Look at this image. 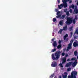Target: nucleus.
I'll list each match as a JSON object with an SVG mask.
<instances>
[{"label":"nucleus","mask_w":78,"mask_h":78,"mask_svg":"<svg viewBox=\"0 0 78 78\" xmlns=\"http://www.w3.org/2000/svg\"><path fill=\"white\" fill-rule=\"evenodd\" d=\"M61 55V51H57L55 54V56L53 54H52L51 55L52 58L53 60H58L59 58V57H60V56Z\"/></svg>","instance_id":"f257e3e1"},{"label":"nucleus","mask_w":78,"mask_h":78,"mask_svg":"<svg viewBox=\"0 0 78 78\" xmlns=\"http://www.w3.org/2000/svg\"><path fill=\"white\" fill-rule=\"evenodd\" d=\"M66 19L67 20V21H66L65 22V23L66 25H69V24H71L73 22V24H75L76 21L75 19H73H73L72 18L70 17H69L68 16H67L66 18Z\"/></svg>","instance_id":"f03ea898"},{"label":"nucleus","mask_w":78,"mask_h":78,"mask_svg":"<svg viewBox=\"0 0 78 78\" xmlns=\"http://www.w3.org/2000/svg\"><path fill=\"white\" fill-rule=\"evenodd\" d=\"M78 74V72L76 71L72 72L71 76H68V78H76V76Z\"/></svg>","instance_id":"7ed1b4c3"},{"label":"nucleus","mask_w":78,"mask_h":78,"mask_svg":"<svg viewBox=\"0 0 78 78\" xmlns=\"http://www.w3.org/2000/svg\"><path fill=\"white\" fill-rule=\"evenodd\" d=\"M73 40H71L70 41V43L68 44V45L67 48L66 50V51H69V50L72 49V44H73Z\"/></svg>","instance_id":"20e7f679"},{"label":"nucleus","mask_w":78,"mask_h":78,"mask_svg":"<svg viewBox=\"0 0 78 78\" xmlns=\"http://www.w3.org/2000/svg\"><path fill=\"white\" fill-rule=\"evenodd\" d=\"M62 2H63V5L64 8H66L67 7V0H63L62 1Z\"/></svg>","instance_id":"39448f33"},{"label":"nucleus","mask_w":78,"mask_h":78,"mask_svg":"<svg viewBox=\"0 0 78 78\" xmlns=\"http://www.w3.org/2000/svg\"><path fill=\"white\" fill-rule=\"evenodd\" d=\"M73 45L74 47H78V41L77 40H76L75 42H74Z\"/></svg>","instance_id":"423d86ee"},{"label":"nucleus","mask_w":78,"mask_h":78,"mask_svg":"<svg viewBox=\"0 0 78 78\" xmlns=\"http://www.w3.org/2000/svg\"><path fill=\"white\" fill-rule=\"evenodd\" d=\"M51 67H55L57 66V63L55 62H53L51 64Z\"/></svg>","instance_id":"0eeeda50"},{"label":"nucleus","mask_w":78,"mask_h":78,"mask_svg":"<svg viewBox=\"0 0 78 78\" xmlns=\"http://www.w3.org/2000/svg\"><path fill=\"white\" fill-rule=\"evenodd\" d=\"M72 62H69L68 63H67L66 65L65 66V67H70L71 65H72Z\"/></svg>","instance_id":"6e6552de"},{"label":"nucleus","mask_w":78,"mask_h":78,"mask_svg":"<svg viewBox=\"0 0 78 78\" xmlns=\"http://www.w3.org/2000/svg\"><path fill=\"white\" fill-rule=\"evenodd\" d=\"M66 57H64L62 59V64H64L65 62H66Z\"/></svg>","instance_id":"1a4fd4ad"},{"label":"nucleus","mask_w":78,"mask_h":78,"mask_svg":"<svg viewBox=\"0 0 78 78\" xmlns=\"http://www.w3.org/2000/svg\"><path fill=\"white\" fill-rule=\"evenodd\" d=\"M52 45H53L54 48H56L57 46V43H56V41H54L53 43L52 44Z\"/></svg>","instance_id":"9d476101"},{"label":"nucleus","mask_w":78,"mask_h":78,"mask_svg":"<svg viewBox=\"0 0 78 78\" xmlns=\"http://www.w3.org/2000/svg\"><path fill=\"white\" fill-rule=\"evenodd\" d=\"M76 62H74L72 64L73 67H75V66H76V65L77 64V63H78L77 60H76Z\"/></svg>","instance_id":"9b49d317"},{"label":"nucleus","mask_w":78,"mask_h":78,"mask_svg":"<svg viewBox=\"0 0 78 78\" xmlns=\"http://www.w3.org/2000/svg\"><path fill=\"white\" fill-rule=\"evenodd\" d=\"M64 74H65V75L62 76L63 78H67V76L68 75L67 73L65 72L64 73Z\"/></svg>","instance_id":"f8f14e48"},{"label":"nucleus","mask_w":78,"mask_h":78,"mask_svg":"<svg viewBox=\"0 0 78 78\" xmlns=\"http://www.w3.org/2000/svg\"><path fill=\"white\" fill-rule=\"evenodd\" d=\"M67 28V25H66L65 26H64L63 27V30L64 31H66Z\"/></svg>","instance_id":"ddd939ff"},{"label":"nucleus","mask_w":78,"mask_h":78,"mask_svg":"<svg viewBox=\"0 0 78 78\" xmlns=\"http://www.w3.org/2000/svg\"><path fill=\"white\" fill-rule=\"evenodd\" d=\"M63 20H62L61 21H60L59 23V24L61 25H63Z\"/></svg>","instance_id":"4468645a"},{"label":"nucleus","mask_w":78,"mask_h":78,"mask_svg":"<svg viewBox=\"0 0 78 78\" xmlns=\"http://www.w3.org/2000/svg\"><path fill=\"white\" fill-rule=\"evenodd\" d=\"M74 55L75 56H76L78 55V51H75L74 52Z\"/></svg>","instance_id":"2eb2a0df"},{"label":"nucleus","mask_w":78,"mask_h":78,"mask_svg":"<svg viewBox=\"0 0 78 78\" xmlns=\"http://www.w3.org/2000/svg\"><path fill=\"white\" fill-rule=\"evenodd\" d=\"M68 37V34H66L65 36L64 37V40L65 41L66 40V38L67 37Z\"/></svg>","instance_id":"dca6fc26"},{"label":"nucleus","mask_w":78,"mask_h":78,"mask_svg":"<svg viewBox=\"0 0 78 78\" xmlns=\"http://www.w3.org/2000/svg\"><path fill=\"white\" fill-rule=\"evenodd\" d=\"M62 47V45L61 44H59V45L57 46L58 49H59V48H61Z\"/></svg>","instance_id":"f3484780"},{"label":"nucleus","mask_w":78,"mask_h":78,"mask_svg":"<svg viewBox=\"0 0 78 78\" xmlns=\"http://www.w3.org/2000/svg\"><path fill=\"white\" fill-rule=\"evenodd\" d=\"M74 11H75V12L76 14H78V9H76V8H75Z\"/></svg>","instance_id":"a211bd4d"},{"label":"nucleus","mask_w":78,"mask_h":78,"mask_svg":"<svg viewBox=\"0 0 78 78\" xmlns=\"http://www.w3.org/2000/svg\"><path fill=\"white\" fill-rule=\"evenodd\" d=\"M63 31V29H61L60 30H59V31L58 32V33H60V34H62V31Z\"/></svg>","instance_id":"6ab92c4d"},{"label":"nucleus","mask_w":78,"mask_h":78,"mask_svg":"<svg viewBox=\"0 0 78 78\" xmlns=\"http://www.w3.org/2000/svg\"><path fill=\"white\" fill-rule=\"evenodd\" d=\"M61 17V14H59L58 16H56V18H59L60 17Z\"/></svg>","instance_id":"aec40b11"},{"label":"nucleus","mask_w":78,"mask_h":78,"mask_svg":"<svg viewBox=\"0 0 78 78\" xmlns=\"http://www.w3.org/2000/svg\"><path fill=\"white\" fill-rule=\"evenodd\" d=\"M55 76V74H54V73H53V74L51 75V76H50V78H52L53 77V76Z\"/></svg>","instance_id":"412c9836"},{"label":"nucleus","mask_w":78,"mask_h":78,"mask_svg":"<svg viewBox=\"0 0 78 78\" xmlns=\"http://www.w3.org/2000/svg\"><path fill=\"white\" fill-rule=\"evenodd\" d=\"M74 19H75V20H78V16H77V15H76L75 16V17Z\"/></svg>","instance_id":"4be33fe9"},{"label":"nucleus","mask_w":78,"mask_h":78,"mask_svg":"<svg viewBox=\"0 0 78 78\" xmlns=\"http://www.w3.org/2000/svg\"><path fill=\"white\" fill-rule=\"evenodd\" d=\"M72 29H73V26H72L69 27V31H70L72 30Z\"/></svg>","instance_id":"5701e85b"},{"label":"nucleus","mask_w":78,"mask_h":78,"mask_svg":"<svg viewBox=\"0 0 78 78\" xmlns=\"http://www.w3.org/2000/svg\"><path fill=\"white\" fill-rule=\"evenodd\" d=\"M70 37H72V35H73V32H70Z\"/></svg>","instance_id":"b1692460"},{"label":"nucleus","mask_w":78,"mask_h":78,"mask_svg":"<svg viewBox=\"0 0 78 78\" xmlns=\"http://www.w3.org/2000/svg\"><path fill=\"white\" fill-rule=\"evenodd\" d=\"M71 70V68H68L67 69V72H69V71H70Z\"/></svg>","instance_id":"393cba45"},{"label":"nucleus","mask_w":78,"mask_h":78,"mask_svg":"<svg viewBox=\"0 0 78 78\" xmlns=\"http://www.w3.org/2000/svg\"><path fill=\"white\" fill-rule=\"evenodd\" d=\"M71 7H72V9H74V8H75V5L72 4L71 5Z\"/></svg>","instance_id":"a878e982"},{"label":"nucleus","mask_w":78,"mask_h":78,"mask_svg":"<svg viewBox=\"0 0 78 78\" xmlns=\"http://www.w3.org/2000/svg\"><path fill=\"white\" fill-rule=\"evenodd\" d=\"M56 21V18H54L53 19V22H55Z\"/></svg>","instance_id":"bb28decb"},{"label":"nucleus","mask_w":78,"mask_h":78,"mask_svg":"<svg viewBox=\"0 0 78 78\" xmlns=\"http://www.w3.org/2000/svg\"><path fill=\"white\" fill-rule=\"evenodd\" d=\"M56 48H54L52 50V51L53 52H54L55 51H56Z\"/></svg>","instance_id":"cd10ccee"},{"label":"nucleus","mask_w":78,"mask_h":78,"mask_svg":"<svg viewBox=\"0 0 78 78\" xmlns=\"http://www.w3.org/2000/svg\"><path fill=\"white\" fill-rule=\"evenodd\" d=\"M59 66L61 67H63V66H62V63H60L59 64Z\"/></svg>","instance_id":"c85d7f7f"},{"label":"nucleus","mask_w":78,"mask_h":78,"mask_svg":"<svg viewBox=\"0 0 78 78\" xmlns=\"http://www.w3.org/2000/svg\"><path fill=\"white\" fill-rule=\"evenodd\" d=\"M64 55H65V53L64 52L62 53V56H64Z\"/></svg>","instance_id":"c756f323"},{"label":"nucleus","mask_w":78,"mask_h":78,"mask_svg":"<svg viewBox=\"0 0 78 78\" xmlns=\"http://www.w3.org/2000/svg\"><path fill=\"white\" fill-rule=\"evenodd\" d=\"M58 7L59 8V9H62V7H61V6L60 5H58Z\"/></svg>","instance_id":"7c9ffc66"},{"label":"nucleus","mask_w":78,"mask_h":78,"mask_svg":"<svg viewBox=\"0 0 78 78\" xmlns=\"http://www.w3.org/2000/svg\"><path fill=\"white\" fill-rule=\"evenodd\" d=\"M66 14L67 16H69V12H67L66 13Z\"/></svg>","instance_id":"2f4dec72"},{"label":"nucleus","mask_w":78,"mask_h":78,"mask_svg":"<svg viewBox=\"0 0 78 78\" xmlns=\"http://www.w3.org/2000/svg\"><path fill=\"white\" fill-rule=\"evenodd\" d=\"M59 14H60V12H59V11H58L57 12V15H59Z\"/></svg>","instance_id":"473e14b6"},{"label":"nucleus","mask_w":78,"mask_h":78,"mask_svg":"<svg viewBox=\"0 0 78 78\" xmlns=\"http://www.w3.org/2000/svg\"><path fill=\"white\" fill-rule=\"evenodd\" d=\"M58 44H61V40L58 41Z\"/></svg>","instance_id":"72a5a7b5"},{"label":"nucleus","mask_w":78,"mask_h":78,"mask_svg":"<svg viewBox=\"0 0 78 78\" xmlns=\"http://www.w3.org/2000/svg\"><path fill=\"white\" fill-rule=\"evenodd\" d=\"M69 12L70 13H72V9H70L69 10Z\"/></svg>","instance_id":"f704fd0d"},{"label":"nucleus","mask_w":78,"mask_h":78,"mask_svg":"<svg viewBox=\"0 0 78 78\" xmlns=\"http://www.w3.org/2000/svg\"><path fill=\"white\" fill-rule=\"evenodd\" d=\"M67 11V9H65L64 10V12H66Z\"/></svg>","instance_id":"c9c22d12"},{"label":"nucleus","mask_w":78,"mask_h":78,"mask_svg":"<svg viewBox=\"0 0 78 78\" xmlns=\"http://www.w3.org/2000/svg\"><path fill=\"white\" fill-rule=\"evenodd\" d=\"M65 15H62V17H61L62 18H64V17H65Z\"/></svg>","instance_id":"e433bc0d"},{"label":"nucleus","mask_w":78,"mask_h":78,"mask_svg":"<svg viewBox=\"0 0 78 78\" xmlns=\"http://www.w3.org/2000/svg\"><path fill=\"white\" fill-rule=\"evenodd\" d=\"M66 48H65L63 49V51L64 52L66 51Z\"/></svg>","instance_id":"4c0bfd02"},{"label":"nucleus","mask_w":78,"mask_h":78,"mask_svg":"<svg viewBox=\"0 0 78 78\" xmlns=\"http://www.w3.org/2000/svg\"><path fill=\"white\" fill-rule=\"evenodd\" d=\"M75 58H72L71 59V60H72V61H73V60H75Z\"/></svg>","instance_id":"58836bf2"},{"label":"nucleus","mask_w":78,"mask_h":78,"mask_svg":"<svg viewBox=\"0 0 78 78\" xmlns=\"http://www.w3.org/2000/svg\"><path fill=\"white\" fill-rule=\"evenodd\" d=\"M68 40H69V38H67L66 39V41L67 42V41H68Z\"/></svg>","instance_id":"ea45409f"},{"label":"nucleus","mask_w":78,"mask_h":78,"mask_svg":"<svg viewBox=\"0 0 78 78\" xmlns=\"http://www.w3.org/2000/svg\"><path fill=\"white\" fill-rule=\"evenodd\" d=\"M60 6L62 7H63V4H60Z\"/></svg>","instance_id":"a19ab883"},{"label":"nucleus","mask_w":78,"mask_h":78,"mask_svg":"<svg viewBox=\"0 0 78 78\" xmlns=\"http://www.w3.org/2000/svg\"><path fill=\"white\" fill-rule=\"evenodd\" d=\"M72 0H70L69 1V3H72Z\"/></svg>","instance_id":"79ce46f5"},{"label":"nucleus","mask_w":78,"mask_h":78,"mask_svg":"<svg viewBox=\"0 0 78 78\" xmlns=\"http://www.w3.org/2000/svg\"><path fill=\"white\" fill-rule=\"evenodd\" d=\"M68 54H66L65 55V58H66V57H67V56H68Z\"/></svg>","instance_id":"37998d69"},{"label":"nucleus","mask_w":78,"mask_h":78,"mask_svg":"<svg viewBox=\"0 0 78 78\" xmlns=\"http://www.w3.org/2000/svg\"><path fill=\"white\" fill-rule=\"evenodd\" d=\"M58 3H60V0H58Z\"/></svg>","instance_id":"c03bdc74"},{"label":"nucleus","mask_w":78,"mask_h":78,"mask_svg":"<svg viewBox=\"0 0 78 78\" xmlns=\"http://www.w3.org/2000/svg\"><path fill=\"white\" fill-rule=\"evenodd\" d=\"M70 61V60L69 59H67V61L69 62V61Z\"/></svg>","instance_id":"a18cd8bd"},{"label":"nucleus","mask_w":78,"mask_h":78,"mask_svg":"<svg viewBox=\"0 0 78 78\" xmlns=\"http://www.w3.org/2000/svg\"><path fill=\"white\" fill-rule=\"evenodd\" d=\"M77 37L76 36L74 37L75 39H76V38Z\"/></svg>","instance_id":"49530a36"},{"label":"nucleus","mask_w":78,"mask_h":78,"mask_svg":"<svg viewBox=\"0 0 78 78\" xmlns=\"http://www.w3.org/2000/svg\"><path fill=\"white\" fill-rule=\"evenodd\" d=\"M54 39H55V38H52L51 40L52 41H54Z\"/></svg>","instance_id":"de8ad7c7"},{"label":"nucleus","mask_w":78,"mask_h":78,"mask_svg":"<svg viewBox=\"0 0 78 78\" xmlns=\"http://www.w3.org/2000/svg\"><path fill=\"white\" fill-rule=\"evenodd\" d=\"M56 12H58V9H56Z\"/></svg>","instance_id":"09e8293b"},{"label":"nucleus","mask_w":78,"mask_h":78,"mask_svg":"<svg viewBox=\"0 0 78 78\" xmlns=\"http://www.w3.org/2000/svg\"><path fill=\"white\" fill-rule=\"evenodd\" d=\"M72 8V6H69V8Z\"/></svg>","instance_id":"8fccbe9b"},{"label":"nucleus","mask_w":78,"mask_h":78,"mask_svg":"<svg viewBox=\"0 0 78 78\" xmlns=\"http://www.w3.org/2000/svg\"><path fill=\"white\" fill-rule=\"evenodd\" d=\"M59 78H62V76H60L59 77Z\"/></svg>","instance_id":"3c124183"},{"label":"nucleus","mask_w":78,"mask_h":78,"mask_svg":"<svg viewBox=\"0 0 78 78\" xmlns=\"http://www.w3.org/2000/svg\"><path fill=\"white\" fill-rule=\"evenodd\" d=\"M69 0H66V1H68H68H69Z\"/></svg>","instance_id":"603ef678"}]
</instances>
